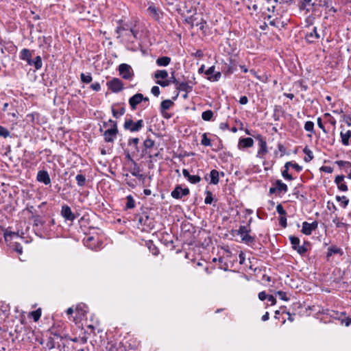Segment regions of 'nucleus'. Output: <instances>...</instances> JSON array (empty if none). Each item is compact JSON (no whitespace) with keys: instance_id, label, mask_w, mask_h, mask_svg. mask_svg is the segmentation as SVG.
<instances>
[{"instance_id":"603ef678","label":"nucleus","mask_w":351,"mask_h":351,"mask_svg":"<svg viewBox=\"0 0 351 351\" xmlns=\"http://www.w3.org/2000/svg\"><path fill=\"white\" fill-rule=\"evenodd\" d=\"M312 0H302L300 5V10H305L307 5H310Z\"/></svg>"},{"instance_id":"f3484780","label":"nucleus","mask_w":351,"mask_h":351,"mask_svg":"<svg viewBox=\"0 0 351 351\" xmlns=\"http://www.w3.org/2000/svg\"><path fill=\"white\" fill-rule=\"evenodd\" d=\"M344 176L343 175L336 176L335 179V182L337 186V188L341 191H347L348 186L346 184L343 182Z\"/></svg>"},{"instance_id":"20e7f679","label":"nucleus","mask_w":351,"mask_h":351,"mask_svg":"<svg viewBox=\"0 0 351 351\" xmlns=\"http://www.w3.org/2000/svg\"><path fill=\"white\" fill-rule=\"evenodd\" d=\"M119 74L125 80H131L134 75L132 67L127 64H121L119 66Z\"/></svg>"},{"instance_id":"bb28decb","label":"nucleus","mask_w":351,"mask_h":351,"mask_svg":"<svg viewBox=\"0 0 351 351\" xmlns=\"http://www.w3.org/2000/svg\"><path fill=\"white\" fill-rule=\"evenodd\" d=\"M171 62V58L167 56L160 57L156 60V64L159 66H166Z\"/></svg>"},{"instance_id":"a19ab883","label":"nucleus","mask_w":351,"mask_h":351,"mask_svg":"<svg viewBox=\"0 0 351 351\" xmlns=\"http://www.w3.org/2000/svg\"><path fill=\"white\" fill-rule=\"evenodd\" d=\"M139 143V138H130L128 141V145H133L134 146V148L136 151H138V144Z\"/></svg>"},{"instance_id":"2f4dec72","label":"nucleus","mask_w":351,"mask_h":351,"mask_svg":"<svg viewBox=\"0 0 351 351\" xmlns=\"http://www.w3.org/2000/svg\"><path fill=\"white\" fill-rule=\"evenodd\" d=\"M213 117V112L211 110H208L202 112V118L206 121H209Z\"/></svg>"},{"instance_id":"3c124183","label":"nucleus","mask_w":351,"mask_h":351,"mask_svg":"<svg viewBox=\"0 0 351 351\" xmlns=\"http://www.w3.org/2000/svg\"><path fill=\"white\" fill-rule=\"evenodd\" d=\"M276 294L278 295L281 300L284 301H288L289 298L287 297V293L282 291H278L276 293Z\"/></svg>"},{"instance_id":"cd10ccee","label":"nucleus","mask_w":351,"mask_h":351,"mask_svg":"<svg viewBox=\"0 0 351 351\" xmlns=\"http://www.w3.org/2000/svg\"><path fill=\"white\" fill-rule=\"evenodd\" d=\"M30 65H34L36 70L40 69L43 66L42 58L40 56H36L34 60H32Z\"/></svg>"},{"instance_id":"b1692460","label":"nucleus","mask_w":351,"mask_h":351,"mask_svg":"<svg viewBox=\"0 0 351 351\" xmlns=\"http://www.w3.org/2000/svg\"><path fill=\"white\" fill-rule=\"evenodd\" d=\"M275 186L278 193L283 192L284 193H285L288 191V187L287 184L283 183L280 180H277L276 181Z\"/></svg>"},{"instance_id":"4d7b16f0","label":"nucleus","mask_w":351,"mask_h":351,"mask_svg":"<svg viewBox=\"0 0 351 351\" xmlns=\"http://www.w3.org/2000/svg\"><path fill=\"white\" fill-rule=\"evenodd\" d=\"M47 346L49 349L54 348L56 346L54 339L52 338H49L47 343Z\"/></svg>"},{"instance_id":"5fc2aeb1","label":"nucleus","mask_w":351,"mask_h":351,"mask_svg":"<svg viewBox=\"0 0 351 351\" xmlns=\"http://www.w3.org/2000/svg\"><path fill=\"white\" fill-rule=\"evenodd\" d=\"M152 93L156 96L158 97L160 95V88L157 86H154L151 89Z\"/></svg>"},{"instance_id":"bf43d9fd","label":"nucleus","mask_w":351,"mask_h":351,"mask_svg":"<svg viewBox=\"0 0 351 351\" xmlns=\"http://www.w3.org/2000/svg\"><path fill=\"white\" fill-rule=\"evenodd\" d=\"M156 84L160 85L162 87H166L170 84V81L169 80H163V81L157 80Z\"/></svg>"},{"instance_id":"4468645a","label":"nucleus","mask_w":351,"mask_h":351,"mask_svg":"<svg viewBox=\"0 0 351 351\" xmlns=\"http://www.w3.org/2000/svg\"><path fill=\"white\" fill-rule=\"evenodd\" d=\"M36 179L39 182H42L45 185H48L51 183L49 175L48 172L45 170L39 171L38 172Z\"/></svg>"},{"instance_id":"c03bdc74","label":"nucleus","mask_w":351,"mask_h":351,"mask_svg":"<svg viewBox=\"0 0 351 351\" xmlns=\"http://www.w3.org/2000/svg\"><path fill=\"white\" fill-rule=\"evenodd\" d=\"M304 129L308 132H313L314 131V123L312 121H306L304 124Z\"/></svg>"},{"instance_id":"de8ad7c7","label":"nucleus","mask_w":351,"mask_h":351,"mask_svg":"<svg viewBox=\"0 0 351 351\" xmlns=\"http://www.w3.org/2000/svg\"><path fill=\"white\" fill-rule=\"evenodd\" d=\"M10 136V132L8 130L1 125H0V136L7 138Z\"/></svg>"},{"instance_id":"39448f33","label":"nucleus","mask_w":351,"mask_h":351,"mask_svg":"<svg viewBox=\"0 0 351 351\" xmlns=\"http://www.w3.org/2000/svg\"><path fill=\"white\" fill-rule=\"evenodd\" d=\"M107 84L109 89H110L113 93H119L123 88V82L118 78H113L110 82H108Z\"/></svg>"},{"instance_id":"58836bf2","label":"nucleus","mask_w":351,"mask_h":351,"mask_svg":"<svg viewBox=\"0 0 351 351\" xmlns=\"http://www.w3.org/2000/svg\"><path fill=\"white\" fill-rule=\"evenodd\" d=\"M269 24L278 28L283 27L285 25L284 23L280 21L278 19H275L272 21H270Z\"/></svg>"},{"instance_id":"f8f14e48","label":"nucleus","mask_w":351,"mask_h":351,"mask_svg":"<svg viewBox=\"0 0 351 351\" xmlns=\"http://www.w3.org/2000/svg\"><path fill=\"white\" fill-rule=\"evenodd\" d=\"M144 99V96L141 93H136L129 99V104L132 110H136L137 105L141 104Z\"/></svg>"},{"instance_id":"f257e3e1","label":"nucleus","mask_w":351,"mask_h":351,"mask_svg":"<svg viewBox=\"0 0 351 351\" xmlns=\"http://www.w3.org/2000/svg\"><path fill=\"white\" fill-rule=\"evenodd\" d=\"M250 221L251 220L247 226H241L236 231L237 234L241 236V241L247 245H251L255 242V238L250 234L251 232Z\"/></svg>"},{"instance_id":"13d9d810","label":"nucleus","mask_w":351,"mask_h":351,"mask_svg":"<svg viewBox=\"0 0 351 351\" xmlns=\"http://www.w3.org/2000/svg\"><path fill=\"white\" fill-rule=\"evenodd\" d=\"M279 223L283 228L287 227V218L285 217V216H281L280 217Z\"/></svg>"},{"instance_id":"052dcab7","label":"nucleus","mask_w":351,"mask_h":351,"mask_svg":"<svg viewBox=\"0 0 351 351\" xmlns=\"http://www.w3.org/2000/svg\"><path fill=\"white\" fill-rule=\"evenodd\" d=\"M170 81V83L172 82L173 84H174L176 86L177 85L179 84L180 81L178 80H177L175 76H174V72H173L171 73V79L169 80Z\"/></svg>"},{"instance_id":"dca6fc26","label":"nucleus","mask_w":351,"mask_h":351,"mask_svg":"<svg viewBox=\"0 0 351 351\" xmlns=\"http://www.w3.org/2000/svg\"><path fill=\"white\" fill-rule=\"evenodd\" d=\"M182 174L187 180L191 184H197L201 181V178L198 175H191L189 171L184 169H182Z\"/></svg>"},{"instance_id":"7c9ffc66","label":"nucleus","mask_w":351,"mask_h":351,"mask_svg":"<svg viewBox=\"0 0 351 351\" xmlns=\"http://www.w3.org/2000/svg\"><path fill=\"white\" fill-rule=\"evenodd\" d=\"M168 77V73L166 70H157L154 73V77L158 79H166Z\"/></svg>"},{"instance_id":"6e6d98bb","label":"nucleus","mask_w":351,"mask_h":351,"mask_svg":"<svg viewBox=\"0 0 351 351\" xmlns=\"http://www.w3.org/2000/svg\"><path fill=\"white\" fill-rule=\"evenodd\" d=\"M90 88L95 91H99L101 90V85L99 82H94L90 85Z\"/></svg>"},{"instance_id":"e2e57ef3","label":"nucleus","mask_w":351,"mask_h":351,"mask_svg":"<svg viewBox=\"0 0 351 351\" xmlns=\"http://www.w3.org/2000/svg\"><path fill=\"white\" fill-rule=\"evenodd\" d=\"M14 250L19 254H22L23 252V247L20 243H16L14 246Z\"/></svg>"},{"instance_id":"8fccbe9b","label":"nucleus","mask_w":351,"mask_h":351,"mask_svg":"<svg viewBox=\"0 0 351 351\" xmlns=\"http://www.w3.org/2000/svg\"><path fill=\"white\" fill-rule=\"evenodd\" d=\"M276 211L281 216H285L287 213L281 204H278L276 206Z\"/></svg>"},{"instance_id":"49530a36","label":"nucleus","mask_w":351,"mask_h":351,"mask_svg":"<svg viewBox=\"0 0 351 351\" xmlns=\"http://www.w3.org/2000/svg\"><path fill=\"white\" fill-rule=\"evenodd\" d=\"M154 141L151 138H147L143 143V145L146 149L152 148L154 146Z\"/></svg>"},{"instance_id":"2eb2a0df","label":"nucleus","mask_w":351,"mask_h":351,"mask_svg":"<svg viewBox=\"0 0 351 351\" xmlns=\"http://www.w3.org/2000/svg\"><path fill=\"white\" fill-rule=\"evenodd\" d=\"M147 12L156 21H159L162 16V12L154 5L148 7Z\"/></svg>"},{"instance_id":"774afa93","label":"nucleus","mask_w":351,"mask_h":351,"mask_svg":"<svg viewBox=\"0 0 351 351\" xmlns=\"http://www.w3.org/2000/svg\"><path fill=\"white\" fill-rule=\"evenodd\" d=\"M248 102V99L246 96H242L239 99V103L242 105H245Z\"/></svg>"},{"instance_id":"4be33fe9","label":"nucleus","mask_w":351,"mask_h":351,"mask_svg":"<svg viewBox=\"0 0 351 351\" xmlns=\"http://www.w3.org/2000/svg\"><path fill=\"white\" fill-rule=\"evenodd\" d=\"M20 58L23 60L27 61L28 64H31L30 62L32 60V53L27 49H23L21 50L20 53Z\"/></svg>"},{"instance_id":"aec40b11","label":"nucleus","mask_w":351,"mask_h":351,"mask_svg":"<svg viewBox=\"0 0 351 351\" xmlns=\"http://www.w3.org/2000/svg\"><path fill=\"white\" fill-rule=\"evenodd\" d=\"M173 105V102L170 99H166L161 102L160 104V111L163 116L166 118H169V116H167L164 114V112L167 110H169Z\"/></svg>"},{"instance_id":"423d86ee","label":"nucleus","mask_w":351,"mask_h":351,"mask_svg":"<svg viewBox=\"0 0 351 351\" xmlns=\"http://www.w3.org/2000/svg\"><path fill=\"white\" fill-rule=\"evenodd\" d=\"M119 132L118 128H110L104 133V138L106 143H113Z\"/></svg>"},{"instance_id":"680f3d73","label":"nucleus","mask_w":351,"mask_h":351,"mask_svg":"<svg viewBox=\"0 0 351 351\" xmlns=\"http://www.w3.org/2000/svg\"><path fill=\"white\" fill-rule=\"evenodd\" d=\"M317 125L318 127L323 130L324 132L326 133V130L322 123V119L320 117L317 118Z\"/></svg>"},{"instance_id":"9b49d317","label":"nucleus","mask_w":351,"mask_h":351,"mask_svg":"<svg viewBox=\"0 0 351 351\" xmlns=\"http://www.w3.org/2000/svg\"><path fill=\"white\" fill-rule=\"evenodd\" d=\"M61 215L67 221H73L75 216L68 205H63L61 208Z\"/></svg>"},{"instance_id":"37998d69","label":"nucleus","mask_w":351,"mask_h":351,"mask_svg":"<svg viewBox=\"0 0 351 351\" xmlns=\"http://www.w3.org/2000/svg\"><path fill=\"white\" fill-rule=\"evenodd\" d=\"M206 197L204 199V202L206 204H212L213 201V194L210 191H206Z\"/></svg>"},{"instance_id":"9d476101","label":"nucleus","mask_w":351,"mask_h":351,"mask_svg":"<svg viewBox=\"0 0 351 351\" xmlns=\"http://www.w3.org/2000/svg\"><path fill=\"white\" fill-rule=\"evenodd\" d=\"M318 223L315 221L311 223L306 221L302 223V232L306 235L311 234L312 232L317 228Z\"/></svg>"},{"instance_id":"412c9836","label":"nucleus","mask_w":351,"mask_h":351,"mask_svg":"<svg viewBox=\"0 0 351 351\" xmlns=\"http://www.w3.org/2000/svg\"><path fill=\"white\" fill-rule=\"evenodd\" d=\"M254 145V141L251 138H243L239 140V147L243 148L251 147Z\"/></svg>"},{"instance_id":"7ed1b4c3","label":"nucleus","mask_w":351,"mask_h":351,"mask_svg":"<svg viewBox=\"0 0 351 351\" xmlns=\"http://www.w3.org/2000/svg\"><path fill=\"white\" fill-rule=\"evenodd\" d=\"M144 125L143 121L142 119L138 120L136 122H134L131 119H127L123 124V128L125 130H129L131 132H135L140 131Z\"/></svg>"},{"instance_id":"a878e982","label":"nucleus","mask_w":351,"mask_h":351,"mask_svg":"<svg viewBox=\"0 0 351 351\" xmlns=\"http://www.w3.org/2000/svg\"><path fill=\"white\" fill-rule=\"evenodd\" d=\"M340 136L343 145H348L349 138L351 137V130H348L346 132H341Z\"/></svg>"},{"instance_id":"c85d7f7f","label":"nucleus","mask_w":351,"mask_h":351,"mask_svg":"<svg viewBox=\"0 0 351 351\" xmlns=\"http://www.w3.org/2000/svg\"><path fill=\"white\" fill-rule=\"evenodd\" d=\"M303 152L305 154L304 160L306 162H310L313 158V154L308 147H305L303 149Z\"/></svg>"},{"instance_id":"4c0bfd02","label":"nucleus","mask_w":351,"mask_h":351,"mask_svg":"<svg viewBox=\"0 0 351 351\" xmlns=\"http://www.w3.org/2000/svg\"><path fill=\"white\" fill-rule=\"evenodd\" d=\"M30 315L31 317L34 319V320L35 322H37L39 320V319L40 318V316H41V310L40 308L36 310V311H32L30 313Z\"/></svg>"},{"instance_id":"79ce46f5","label":"nucleus","mask_w":351,"mask_h":351,"mask_svg":"<svg viewBox=\"0 0 351 351\" xmlns=\"http://www.w3.org/2000/svg\"><path fill=\"white\" fill-rule=\"evenodd\" d=\"M201 144L204 146H210V140L207 137L206 133H204L202 136Z\"/></svg>"},{"instance_id":"ea45409f","label":"nucleus","mask_w":351,"mask_h":351,"mask_svg":"<svg viewBox=\"0 0 351 351\" xmlns=\"http://www.w3.org/2000/svg\"><path fill=\"white\" fill-rule=\"evenodd\" d=\"M133 168L130 170V173L132 176H136L141 172L140 167L138 166L135 161H133Z\"/></svg>"},{"instance_id":"f704fd0d","label":"nucleus","mask_w":351,"mask_h":351,"mask_svg":"<svg viewBox=\"0 0 351 351\" xmlns=\"http://www.w3.org/2000/svg\"><path fill=\"white\" fill-rule=\"evenodd\" d=\"M336 199L340 202L343 208H346L348 205L349 199L346 196H337Z\"/></svg>"},{"instance_id":"1a4fd4ad","label":"nucleus","mask_w":351,"mask_h":351,"mask_svg":"<svg viewBox=\"0 0 351 351\" xmlns=\"http://www.w3.org/2000/svg\"><path fill=\"white\" fill-rule=\"evenodd\" d=\"M215 66H212L205 71V74L207 75V80L211 82L218 81L221 75L219 71L215 72Z\"/></svg>"},{"instance_id":"a211bd4d","label":"nucleus","mask_w":351,"mask_h":351,"mask_svg":"<svg viewBox=\"0 0 351 351\" xmlns=\"http://www.w3.org/2000/svg\"><path fill=\"white\" fill-rule=\"evenodd\" d=\"M259 149L257 152L256 157L263 158L265 154L267 153V142L266 141H261V143H258Z\"/></svg>"},{"instance_id":"5701e85b","label":"nucleus","mask_w":351,"mask_h":351,"mask_svg":"<svg viewBox=\"0 0 351 351\" xmlns=\"http://www.w3.org/2000/svg\"><path fill=\"white\" fill-rule=\"evenodd\" d=\"M209 178L210 179V184H217L219 182V173L216 169H213L210 172Z\"/></svg>"},{"instance_id":"69168bd1","label":"nucleus","mask_w":351,"mask_h":351,"mask_svg":"<svg viewBox=\"0 0 351 351\" xmlns=\"http://www.w3.org/2000/svg\"><path fill=\"white\" fill-rule=\"evenodd\" d=\"M278 150L281 153V156L286 154V149H285V146L283 145L278 144Z\"/></svg>"},{"instance_id":"338daca9","label":"nucleus","mask_w":351,"mask_h":351,"mask_svg":"<svg viewBox=\"0 0 351 351\" xmlns=\"http://www.w3.org/2000/svg\"><path fill=\"white\" fill-rule=\"evenodd\" d=\"M258 297L260 300L263 301L267 299V295L265 291H261L258 293Z\"/></svg>"},{"instance_id":"72a5a7b5","label":"nucleus","mask_w":351,"mask_h":351,"mask_svg":"<svg viewBox=\"0 0 351 351\" xmlns=\"http://www.w3.org/2000/svg\"><path fill=\"white\" fill-rule=\"evenodd\" d=\"M127 199V203L125 205V208L127 209H132L135 207V201L132 195H129L126 197Z\"/></svg>"},{"instance_id":"a18cd8bd","label":"nucleus","mask_w":351,"mask_h":351,"mask_svg":"<svg viewBox=\"0 0 351 351\" xmlns=\"http://www.w3.org/2000/svg\"><path fill=\"white\" fill-rule=\"evenodd\" d=\"M32 219L34 221V226H39V225H43L44 222L40 219L39 215H32Z\"/></svg>"},{"instance_id":"ddd939ff","label":"nucleus","mask_w":351,"mask_h":351,"mask_svg":"<svg viewBox=\"0 0 351 351\" xmlns=\"http://www.w3.org/2000/svg\"><path fill=\"white\" fill-rule=\"evenodd\" d=\"M305 38H306V40L309 43H313L318 41V40L320 38V35L317 32V27H314L312 29L311 32H308L306 34Z\"/></svg>"},{"instance_id":"0eeeda50","label":"nucleus","mask_w":351,"mask_h":351,"mask_svg":"<svg viewBox=\"0 0 351 351\" xmlns=\"http://www.w3.org/2000/svg\"><path fill=\"white\" fill-rule=\"evenodd\" d=\"M130 30V32L132 34V36L134 38L136 37V35L138 34V32L133 29L132 27H130L128 24H125L123 25H120L117 27L115 32L118 34L117 38H119L121 36H123V33L125 32H128Z\"/></svg>"},{"instance_id":"473e14b6","label":"nucleus","mask_w":351,"mask_h":351,"mask_svg":"<svg viewBox=\"0 0 351 351\" xmlns=\"http://www.w3.org/2000/svg\"><path fill=\"white\" fill-rule=\"evenodd\" d=\"M334 254H342L341 250L335 246H331L328 249L327 257L331 256Z\"/></svg>"},{"instance_id":"393cba45","label":"nucleus","mask_w":351,"mask_h":351,"mask_svg":"<svg viewBox=\"0 0 351 351\" xmlns=\"http://www.w3.org/2000/svg\"><path fill=\"white\" fill-rule=\"evenodd\" d=\"M335 163L341 168H343L346 173L351 170V163L349 161L337 160Z\"/></svg>"},{"instance_id":"c9c22d12","label":"nucleus","mask_w":351,"mask_h":351,"mask_svg":"<svg viewBox=\"0 0 351 351\" xmlns=\"http://www.w3.org/2000/svg\"><path fill=\"white\" fill-rule=\"evenodd\" d=\"M80 79L82 82L86 84L90 83L93 80L92 76L90 73L85 74L84 73H81Z\"/></svg>"},{"instance_id":"6e6552de","label":"nucleus","mask_w":351,"mask_h":351,"mask_svg":"<svg viewBox=\"0 0 351 351\" xmlns=\"http://www.w3.org/2000/svg\"><path fill=\"white\" fill-rule=\"evenodd\" d=\"M189 194V189L188 188L182 189L180 186H176L173 191L171 192L172 197L175 199H180L184 196Z\"/></svg>"},{"instance_id":"e433bc0d","label":"nucleus","mask_w":351,"mask_h":351,"mask_svg":"<svg viewBox=\"0 0 351 351\" xmlns=\"http://www.w3.org/2000/svg\"><path fill=\"white\" fill-rule=\"evenodd\" d=\"M77 184L80 186H83L86 183V177L82 174H77L75 177Z\"/></svg>"},{"instance_id":"0e129e2a","label":"nucleus","mask_w":351,"mask_h":351,"mask_svg":"<svg viewBox=\"0 0 351 351\" xmlns=\"http://www.w3.org/2000/svg\"><path fill=\"white\" fill-rule=\"evenodd\" d=\"M267 299L269 302H271V305L276 304V299L272 295H267Z\"/></svg>"},{"instance_id":"864d4df0","label":"nucleus","mask_w":351,"mask_h":351,"mask_svg":"<svg viewBox=\"0 0 351 351\" xmlns=\"http://www.w3.org/2000/svg\"><path fill=\"white\" fill-rule=\"evenodd\" d=\"M320 170L327 173H331L333 171V168L330 166H322Z\"/></svg>"},{"instance_id":"6ab92c4d","label":"nucleus","mask_w":351,"mask_h":351,"mask_svg":"<svg viewBox=\"0 0 351 351\" xmlns=\"http://www.w3.org/2000/svg\"><path fill=\"white\" fill-rule=\"evenodd\" d=\"M176 88L180 91H184L189 93L192 91L193 86L189 84L188 82H180L177 85Z\"/></svg>"},{"instance_id":"c756f323","label":"nucleus","mask_w":351,"mask_h":351,"mask_svg":"<svg viewBox=\"0 0 351 351\" xmlns=\"http://www.w3.org/2000/svg\"><path fill=\"white\" fill-rule=\"evenodd\" d=\"M112 113L114 118L118 119L121 116L123 115L125 112V109L124 107H121L119 110H117L114 109V106H112Z\"/></svg>"},{"instance_id":"09e8293b","label":"nucleus","mask_w":351,"mask_h":351,"mask_svg":"<svg viewBox=\"0 0 351 351\" xmlns=\"http://www.w3.org/2000/svg\"><path fill=\"white\" fill-rule=\"evenodd\" d=\"M282 177L285 179V180H293V176L289 174L288 173V169H285L282 171Z\"/></svg>"},{"instance_id":"f03ea898","label":"nucleus","mask_w":351,"mask_h":351,"mask_svg":"<svg viewBox=\"0 0 351 351\" xmlns=\"http://www.w3.org/2000/svg\"><path fill=\"white\" fill-rule=\"evenodd\" d=\"M289 238L292 245V248L297 251L299 254L304 255L308 251L306 245H309L308 242H306L304 243V245H300V241L298 237L295 236H289Z\"/></svg>"}]
</instances>
